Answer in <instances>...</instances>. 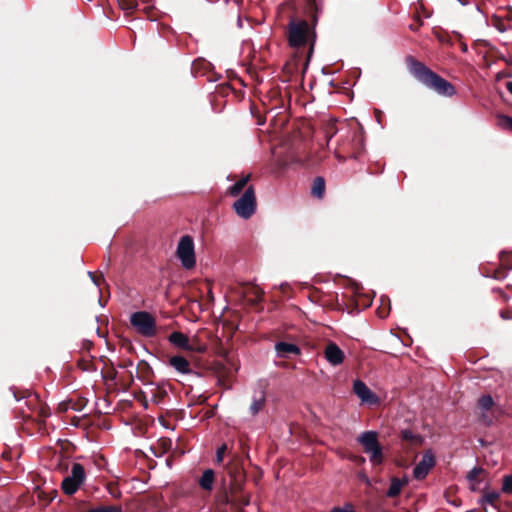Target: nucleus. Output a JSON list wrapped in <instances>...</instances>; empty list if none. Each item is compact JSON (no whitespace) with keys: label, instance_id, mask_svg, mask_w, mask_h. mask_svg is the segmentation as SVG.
Here are the masks:
<instances>
[{"label":"nucleus","instance_id":"nucleus-1","mask_svg":"<svg viewBox=\"0 0 512 512\" xmlns=\"http://www.w3.org/2000/svg\"><path fill=\"white\" fill-rule=\"evenodd\" d=\"M407 64L411 74L427 88L445 97H452L456 94L455 87L449 81L433 72L422 62L408 57Z\"/></svg>","mask_w":512,"mask_h":512},{"label":"nucleus","instance_id":"nucleus-2","mask_svg":"<svg viewBox=\"0 0 512 512\" xmlns=\"http://www.w3.org/2000/svg\"><path fill=\"white\" fill-rule=\"evenodd\" d=\"M314 37V33L307 21L291 20L288 25V41L291 47L297 48L304 46L310 39Z\"/></svg>","mask_w":512,"mask_h":512},{"label":"nucleus","instance_id":"nucleus-3","mask_svg":"<svg viewBox=\"0 0 512 512\" xmlns=\"http://www.w3.org/2000/svg\"><path fill=\"white\" fill-rule=\"evenodd\" d=\"M357 440L362 445L364 452L369 455V460L373 465L383 462V451L376 431H365L358 436Z\"/></svg>","mask_w":512,"mask_h":512},{"label":"nucleus","instance_id":"nucleus-4","mask_svg":"<svg viewBox=\"0 0 512 512\" xmlns=\"http://www.w3.org/2000/svg\"><path fill=\"white\" fill-rule=\"evenodd\" d=\"M130 323L135 331L145 337L156 335V321L154 317L146 311H137L131 314Z\"/></svg>","mask_w":512,"mask_h":512},{"label":"nucleus","instance_id":"nucleus-5","mask_svg":"<svg viewBox=\"0 0 512 512\" xmlns=\"http://www.w3.org/2000/svg\"><path fill=\"white\" fill-rule=\"evenodd\" d=\"M176 256L183 268L190 270L195 267V246L190 235H184L180 238L176 249Z\"/></svg>","mask_w":512,"mask_h":512},{"label":"nucleus","instance_id":"nucleus-6","mask_svg":"<svg viewBox=\"0 0 512 512\" xmlns=\"http://www.w3.org/2000/svg\"><path fill=\"white\" fill-rule=\"evenodd\" d=\"M233 208L236 214L243 219H249L255 213L256 198L252 186H249L243 195L234 202Z\"/></svg>","mask_w":512,"mask_h":512},{"label":"nucleus","instance_id":"nucleus-7","mask_svg":"<svg viewBox=\"0 0 512 512\" xmlns=\"http://www.w3.org/2000/svg\"><path fill=\"white\" fill-rule=\"evenodd\" d=\"M86 478L84 467L80 463H74L71 472L66 476L61 484L62 490L67 495H73L84 483Z\"/></svg>","mask_w":512,"mask_h":512},{"label":"nucleus","instance_id":"nucleus-8","mask_svg":"<svg viewBox=\"0 0 512 512\" xmlns=\"http://www.w3.org/2000/svg\"><path fill=\"white\" fill-rule=\"evenodd\" d=\"M168 341L173 346L188 352L203 353L206 350L205 345L197 343V336L190 340L187 335L179 331L172 332L168 337Z\"/></svg>","mask_w":512,"mask_h":512},{"label":"nucleus","instance_id":"nucleus-9","mask_svg":"<svg viewBox=\"0 0 512 512\" xmlns=\"http://www.w3.org/2000/svg\"><path fill=\"white\" fill-rule=\"evenodd\" d=\"M435 466V456L432 451H426L422 459L413 469V477L417 480L424 479L429 471Z\"/></svg>","mask_w":512,"mask_h":512},{"label":"nucleus","instance_id":"nucleus-10","mask_svg":"<svg viewBox=\"0 0 512 512\" xmlns=\"http://www.w3.org/2000/svg\"><path fill=\"white\" fill-rule=\"evenodd\" d=\"M495 402L491 395H483L478 400V409L480 411V421L485 425H491L494 420L493 407Z\"/></svg>","mask_w":512,"mask_h":512},{"label":"nucleus","instance_id":"nucleus-11","mask_svg":"<svg viewBox=\"0 0 512 512\" xmlns=\"http://www.w3.org/2000/svg\"><path fill=\"white\" fill-rule=\"evenodd\" d=\"M353 392L363 403L376 404L378 402V397L361 380L354 381Z\"/></svg>","mask_w":512,"mask_h":512},{"label":"nucleus","instance_id":"nucleus-12","mask_svg":"<svg viewBox=\"0 0 512 512\" xmlns=\"http://www.w3.org/2000/svg\"><path fill=\"white\" fill-rule=\"evenodd\" d=\"M169 366L172 367L175 372L180 375H193L196 374L191 368L189 361L181 355H175L170 357Z\"/></svg>","mask_w":512,"mask_h":512},{"label":"nucleus","instance_id":"nucleus-13","mask_svg":"<svg viewBox=\"0 0 512 512\" xmlns=\"http://www.w3.org/2000/svg\"><path fill=\"white\" fill-rule=\"evenodd\" d=\"M325 359L333 366H337L343 363L345 355L340 347L330 342L324 350Z\"/></svg>","mask_w":512,"mask_h":512},{"label":"nucleus","instance_id":"nucleus-14","mask_svg":"<svg viewBox=\"0 0 512 512\" xmlns=\"http://www.w3.org/2000/svg\"><path fill=\"white\" fill-rule=\"evenodd\" d=\"M275 351L277 356L281 358H289L291 355L300 354V348L297 345L287 342H277Z\"/></svg>","mask_w":512,"mask_h":512},{"label":"nucleus","instance_id":"nucleus-15","mask_svg":"<svg viewBox=\"0 0 512 512\" xmlns=\"http://www.w3.org/2000/svg\"><path fill=\"white\" fill-rule=\"evenodd\" d=\"M407 479H399L396 477H393L391 479L390 486L386 492L387 497L394 498L398 496L401 493V490L404 485L407 484Z\"/></svg>","mask_w":512,"mask_h":512},{"label":"nucleus","instance_id":"nucleus-16","mask_svg":"<svg viewBox=\"0 0 512 512\" xmlns=\"http://www.w3.org/2000/svg\"><path fill=\"white\" fill-rule=\"evenodd\" d=\"M214 483V471L212 469H206L202 473L199 479V485L203 490L211 491Z\"/></svg>","mask_w":512,"mask_h":512},{"label":"nucleus","instance_id":"nucleus-17","mask_svg":"<svg viewBox=\"0 0 512 512\" xmlns=\"http://www.w3.org/2000/svg\"><path fill=\"white\" fill-rule=\"evenodd\" d=\"M265 406V395L263 392L260 393L259 397H254L249 407V413L252 416H256Z\"/></svg>","mask_w":512,"mask_h":512},{"label":"nucleus","instance_id":"nucleus-18","mask_svg":"<svg viewBox=\"0 0 512 512\" xmlns=\"http://www.w3.org/2000/svg\"><path fill=\"white\" fill-rule=\"evenodd\" d=\"M325 192V181L322 177H317L313 183L312 194L321 198Z\"/></svg>","mask_w":512,"mask_h":512},{"label":"nucleus","instance_id":"nucleus-19","mask_svg":"<svg viewBox=\"0 0 512 512\" xmlns=\"http://www.w3.org/2000/svg\"><path fill=\"white\" fill-rule=\"evenodd\" d=\"M249 181V176H245L243 178H241L239 181H237L236 183H234L230 189H229V192L232 196H237L240 194V192L244 189V187L246 186V184L248 183Z\"/></svg>","mask_w":512,"mask_h":512},{"label":"nucleus","instance_id":"nucleus-20","mask_svg":"<svg viewBox=\"0 0 512 512\" xmlns=\"http://www.w3.org/2000/svg\"><path fill=\"white\" fill-rule=\"evenodd\" d=\"M500 493L498 491H490L484 494L482 498V502L485 504L494 505V503L499 499Z\"/></svg>","mask_w":512,"mask_h":512},{"label":"nucleus","instance_id":"nucleus-21","mask_svg":"<svg viewBox=\"0 0 512 512\" xmlns=\"http://www.w3.org/2000/svg\"><path fill=\"white\" fill-rule=\"evenodd\" d=\"M119 7L124 11H133L138 3L136 0H117Z\"/></svg>","mask_w":512,"mask_h":512},{"label":"nucleus","instance_id":"nucleus-22","mask_svg":"<svg viewBox=\"0 0 512 512\" xmlns=\"http://www.w3.org/2000/svg\"><path fill=\"white\" fill-rule=\"evenodd\" d=\"M86 512H122L120 506L109 505V506H99L93 509H90Z\"/></svg>","mask_w":512,"mask_h":512},{"label":"nucleus","instance_id":"nucleus-23","mask_svg":"<svg viewBox=\"0 0 512 512\" xmlns=\"http://www.w3.org/2000/svg\"><path fill=\"white\" fill-rule=\"evenodd\" d=\"M498 119H499V126L502 129L512 131V117H509L506 115H500L498 117Z\"/></svg>","mask_w":512,"mask_h":512},{"label":"nucleus","instance_id":"nucleus-24","mask_svg":"<svg viewBox=\"0 0 512 512\" xmlns=\"http://www.w3.org/2000/svg\"><path fill=\"white\" fill-rule=\"evenodd\" d=\"M502 491L505 493L512 494V475L504 477Z\"/></svg>","mask_w":512,"mask_h":512},{"label":"nucleus","instance_id":"nucleus-25","mask_svg":"<svg viewBox=\"0 0 512 512\" xmlns=\"http://www.w3.org/2000/svg\"><path fill=\"white\" fill-rule=\"evenodd\" d=\"M482 469L479 468V467H474L473 469H471L468 474H467V479L470 481V482H475L476 479L478 478V476L482 473Z\"/></svg>","mask_w":512,"mask_h":512},{"label":"nucleus","instance_id":"nucleus-26","mask_svg":"<svg viewBox=\"0 0 512 512\" xmlns=\"http://www.w3.org/2000/svg\"><path fill=\"white\" fill-rule=\"evenodd\" d=\"M227 450V445L222 444L216 451V462L221 463L224 459L225 452Z\"/></svg>","mask_w":512,"mask_h":512},{"label":"nucleus","instance_id":"nucleus-27","mask_svg":"<svg viewBox=\"0 0 512 512\" xmlns=\"http://www.w3.org/2000/svg\"><path fill=\"white\" fill-rule=\"evenodd\" d=\"M332 512H355L353 506L351 504H345L342 507H334L331 509Z\"/></svg>","mask_w":512,"mask_h":512},{"label":"nucleus","instance_id":"nucleus-28","mask_svg":"<svg viewBox=\"0 0 512 512\" xmlns=\"http://www.w3.org/2000/svg\"><path fill=\"white\" fill-rule=\"evenodd\" d=\"M359 478L367 485V486H370L371 485V480L370 478L365 474V473H360L359 474Z\"/></svg>","mask_w":512,"mask_h":512},{"label":"nucleus","instance_id":"nucleus-29","mask_svg":"<svg viewBox=\"0 0 512 512\" xmlns=\"http://www.w3.org/2000/svg\"><path fill=\"white\" fill-rule=\"evenodd\" d=\"M89 277L92 279L96 286H99V280L93 276L91 272H88Z\"/></svg>","mask_w":512,"mask_h":512},{"label":"nucleus","instance_id":"nucleus-30","mask_svg":"<svg viewBox=\"0 0 512 512\" xmlns=\"http://www.w3.org/2000/svg\"><path fill=\"white\" fill-rule=\"evenodd\" d=\"M506 89L512 95V81L506 83Z\"/></svg>","mask_w":512,"mask_h":512},{"label":"nucleus","instance_id":"nucleus-31","mask_svg":"<svg viewBox=\"0 0 512 512\" xmlns=\"http://www.w3.org/2000/svg\"><path fill=\"white\" fill-rule=\"evenodd\" d=\"M221 502L224 504L229 503V497L227 495L223 496V498L221 499Z\"/></svg>","mask_w":512,"mask_h":512},{"label":"nucleus","instance_id":"nucleus-32","mask_svg":"<svg viewBox=\"0 0 512 512\" xmlns=\"http://www.w3.org/2000/svg\"><path fill=\"white\" fill-rule=\"evenodd\" d=\"M501 317L502 318H509V316H507L504 312L501 313Z\"/></svg>","mask_w":512,"mask_h":512}]
</instances>
